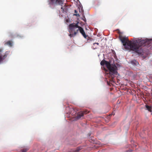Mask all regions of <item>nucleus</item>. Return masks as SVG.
<instances>
[{"label": "nucleus", "mask_w": 152, "mask_h": 152, "mask_svg": "<svg viewBox=\"0 0 152 152\" xmlns=\"http://www.w3.org/2000/svg\"><path fill=\"white\" fill-rule=\"evenodd\" d=\"M100 64L102 66L105 64L109 70V73L107 74L109 81H107V83L109 86H111L113 85V83H115V75H116L118 73L117 67L115 64H111L109 62L105 60H102Z\"/></svg>", "instance_id": "f03ea898"}, {"label": "nucleus", "mask_w": 152, "mask_h": 152, "mask_svg": "<svg viewBox=\"0 0 152 152\" xmlns=\"http://www.w3.org/2000/svg\"><path fill=\"white\" fill-rule=\"evenodd\" d=\"M99 46V43H93L92 47L94 49H95L98 48Z\"/></svg>", "instance_id": "1a4fd4ad"}, {"label": "nucleus", "mask_w": 152, "mask_h": 152, "mask_svg": "<svg viewBox=\"0 0 152 152\" xmlns=\"http://www.w3.org/2000/svg\"><path fill=\"white\" fill-rule=\"evenodd\" d=\"M151 78L152 79V76H151Z\"/></svg>", "instance_id": "a211bd4d"}, {"label": "nucleus", "mask_w": 152, "mask_h": 152, "mask_svg": "<svg viewBox=\"0 0 152 152\" xmlns=\"http://www.w3.org/2000/svg\"><path fill=\"white\" fill-rule=\"evenodd\" d=\"M74 11L75 14H74V15H75L77 17H79L80 16L79 14L77 13L78 12L76 10H75Z\"/></svg>", "instance_id": "f8f14e48"}, {"label": "nucleus", "mask_w": 152, "mask_h": 152, "mask_svg": "<svg viewBox=\"0 0 152 152\" xmlns=\"http://www.w3.org/2000/svg\"><path fill=\"white\" fill-rule=\"evenodd\" d=\"M82 19H83V20L85 22H86V19L85 17V16H83V18H82Z\"/></svg>", "instance_id": "dca6fc26"}, {"label": "nucleus", "mask_w": 152, "mask_h": 152, "mask_svg": "<svg viewBox=\"0 0 152 152\" xmlns=\"http://www.w3.org/2000/svg\"><path fill=\"white\" fill-rule=\"evenodd\" d=\"M27 150H28L26 149H25L22 150L21 151V152H26L27 151Z\"/></svg>", "instance_id": "2eb2a0df"}, {"label": "nucleus", "mask_w": 152, "mask_h": 152, "mask_svg": "<svg viewBox=\"0 0 152 152\" xmlns=\"http://www.w3.org/2000/svg\"><path fill=\"white\" fill-rule=\"evenodd\" d=\"M79 22H77L76 23H72L70 24L69 26V32L70 33H71V34H73V32H74L76 31L77 29H76L78 28L79 29V27H80L78 26V23Z\"/></svg>", "instance_id": "39448f33"}, {"label": "nucleus", "mask_w": 152, "mask_h": 152, "mask_svg": "<svg viewBox=\"0 0 152 152\" xmlns=\"http://www.w3.org/2000/svg\"><path fill=\"white\" fill-rule=\"evenodd\" d=\"M13 42L12 41H8L5 42L4 44L5 45H8L10 47L12 46Z\"/></svg>", "instance_id": "6e6552de"}, {"label": "nucleus", "mask_w": 152, "mask_h": 152, "mask_svg": "<svg viewBox=\"0 0 152 152\" xmlns=\"http://www.w3.org/2000/svg\"><path fill=\"white\" fill-rule=\"evenodd\" d=\"M48 4L52 8L55 7L57 5H60L62 11H65L68 9V6L66 4H64L63 0H48Z\"/></svg>", "instance_id": "7ed1b4c3"}, {"label": "nucleus", "mask_w": 152, "mask_h": 152, "mask_svg": "<svg viewBox=\"0 0 152 152\" xmlns=\"http://www.w3.org/2000/svg\"><path fill=\"white\" fill-rule=\"evenodd\" d=\"M82 112L84 113V114H87L89 113V112L87 110H86L84 111H82Z\"/></svg>", "instance_id": "4468645a"}, {"label": "nucleus", "mask_w": 152, "mask_h": 152, "mask_svg": "<svg viewBox=\"0 0 152 152\" xmlns=\"http://www.w3.org/2000/svg\"><path fill=\"white\" fill-rule=\"evenodd\" d=\"M84 115V113L82 111H81L78 112L76 118L77 119H80L82 117H83Z\"/></svg>", "instance_id": "0eeeda50"}, {"label": "nucleus", "mask_w": 152, "mask_h": 152, "mask_svg": "<svg viewBox=\"0 0 152 152\" xmlns=\"http://www.w3.org/2000/svg\"><path fill=\"white\" fill-rule=\"evenodd\" d=\"M78 27L79 29H77L76 31L74 32L73 34H70L69 36L70 37H74L78 33V31H79L80 32L83 37L85 38H86L88 36L86 34L83 28L81 27Z\"/></svg>", "instance_id": "20e7f679"}, {"label": "nucleus", "mask_w": 152, "mask_h": 152, "mask_svg": "<svg viewBox=\"0 0 152 152\" xmlns=\"http://www.w3.org/2000/svg\"><path fill=\"white\" fill-rule=\"evenodd\" d=\"M146 107V108L147 110H148L149 111L151 112V107L147 105H145Z\"/></svg>", "instance_id": "9b49d317"}, {"label": "nucleus", "mask_w": 152, "mask_h": 152, "mask_svg": "<svg viewBox=\"0 0 152 152\" xmlns=\"http://www.w3.org/2000/svg\"><path fill=\"white\" fill-rule=\"evenodd\" d=\"M2 51L3 49L0 48V63L2 62L7 57L9 53V51H7L4 55H2L1 54Z\"/></svg>", "instance_id": "423d86ee"}, {"label": "nucleus", "mask_w": 152, "mask_h": 152, "mask_svg": "<svg viewBox=\"0 0 152 152\" xmlns=\"http://www.w3.org/2000/svg\"><path fill=\"white\" fill-rule=\"evenodd\" d=\"M81 148H77L76 149L75 151H74L73 152H78L80 150H81Z\"/></svg>", "instance_id": "ddd939ff"}, {"label": "nucleus", "mask_w": 152, "mask_h": 152, "mask_svg": "<svg viewBox=\"0 0 152 152\" xmlns=\"http://www.w3.org/2000/svg\"><path fill=\"white\" fill-rule=\"evenodd\" d=\"M131 63L133 65L135 66H137L139 64V63L135 59L131 61Z\"/></svg>", "instance_id": "9d476101"}, {"label": "nucleus", "mask_w": 152, "mask_h": 152, "mask_svg": "<svg viewBox=\"0 0 152 152\" xmlns=\"http://www.w3.org/2000/svg\"><path fill=\"white\" fill-rule=\"evenodd\" d=\"M119 37L120 40L121 41L126 49H130L131 50L135 52L136 53L139 54H141L143 52V50L142 48L143 46H150L151 41H152V39H146L145 40H142L141 42L142 43H143L142 45H139L134 42H132L129 41V39L125 37H123L121 34V33L119 32Z\"/></svg>", "instance_id": "f257e3e1"}, {"label": "nucleus", "mask_w": 152, "mask_h": 152, "mask_svg": "<svg viewBox=\"0 0 152 152\" xmlns=\"http://www.w3.org/2000/svg\"><path fill=\"white\" fill-rule=\"evenodd\" d=\"M127 152H132V151H129Z\"/></svg>", "instance_id": "f3484780"}]
</instances>
